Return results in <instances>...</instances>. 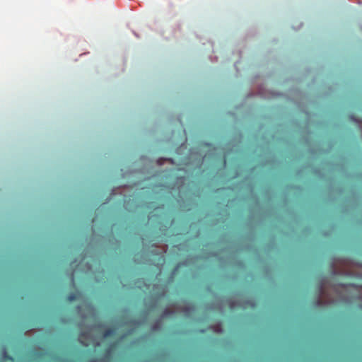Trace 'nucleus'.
<instances>
[{"mask_svg": "<svg viewBox=\"0 0 362 362\" xmlns=\"http://www.w3.org/2000/svg\"><path fill=\"white\" fill-rule=\"evenodd\" d=\"M115 329H112V328H108L107 329H105L103 332V337L105 338H107V337H112L115 334Z\"/></svg>", "mask_w": 362, "mask_h": 362, "instance_id": "nucleus-1", "label": "nucleus"}, {"mask_svg": "<svg viewBox=\"0 0 362 362\" xmlns=\"http://www.w3.org/2000/svg\"><path fill=\"white\" fill-rule=\"evenodd\" d=\"M77 298V294L75 293H69L67 297H66V299L67 300L69 301H73L76 298Z\"/></svg>", "mask_w": 362, "mask_h": 362, "instance_id": "nucleus-2", "label": "nucleus"}, {"mask_svg": "<svg viewBox=\"0 0 362 362\" xmlns=\"http://www.w3.org/2000/svg\"><path fill=\"white\" fill-rule=\"evenodd\" d=\"M317 302H318L319 303H322V300L319 298V299L317 300Z\"/></svg>", "mask_w": 362, "mask_h": 362, "instance_id": "nucleus-3", "label": "nucleus"}]
</instances>
